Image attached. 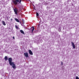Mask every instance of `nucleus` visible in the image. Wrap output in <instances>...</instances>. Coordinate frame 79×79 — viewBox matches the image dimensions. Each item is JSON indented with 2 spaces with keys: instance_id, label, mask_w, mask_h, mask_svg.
<instances>
[{
  "instance_id": "nucleus-7",
  "label": "nucleus",
  "mask_w": 79,
  "mask_h": 79,
  "mask_svg": "<svg viewBox=\"0 0 79 79\" xmlns=\"http://www.w3.org/2000/svg\"><path fill=\"white\" fill-rule=\"evenodd\" d=\"M30 30L31 31V33H33V31H34V27H32L30 29Z\"/></svg>"
},
{
  "instance_id": "nucleus-24",
  "label": "nucleus",
  "mask_w": 79,
  "mask_h": 79,
  "mask_svg": "<svg viewBox=\"0 0 79 79\" xmlns=\"http://www.w3.org/2000/svg\"><path fill=\"white\" fill-rule=\"evenodd\" d=\"M59 31H60V30H61V29H60V28L59 29Z\"/></svg>"
},
{
  "instance_id": "nucleus-16",
  "label": "nucleus",
  "mask_w": 79,
  "mask_h": 79,
  "mask_svg": "<svg viewBox=\"0 0 79 79\" xmlns=\"http://www.w3.org/2000/svg\"><path fill=\"white\" fill-rule=\"evenodd\" d=\"M69 2H71V0H68L67 2L69 4Z\"/></svg>"
},
{
  "instance_id": "nucleus-23",
  "label": "nucleus",
  "mask_w": 79,
  "mask_h": 79,
  "mask_svg": "<svg viewBox=\"0 0 79 79\" xmlns=\"http://www.w3.org/2000/svg\"><path fill=\"white\" fill-rule=\"evenodd\" d=\"M13 39H15V36H13Z\"/></svg>"
},
{
  "instance_id": "nucleus-4",
  "label": "nucleus",
  "mask_w": 79,
  "mask_h": 79,
  "mask_svg": "<svg viewBox=\"0 0 79 79\" xmlns=\"http://www.w3.org/2000/svg\"><path fill=\"white\" fill-rule=\"evenodd\" d=\"M10 66H12L13 68H14V69H16V65L14 63V62H12V63L11 64Z\"/></svg>"
},
{
  "instance_id": "nucleus-1",
  "label": "nucleus",
  "mask_w": 79,
  "mask_h": 79,
  "mask_svg": "<svg viewBox=\"0 0 79 79\" xmlns=\"http://www.w3.org/2000/svg\"><path fill=\"white\" fill-rule=\"evenodd\" d=\"M21 1H22V0H15L13 1V3L15 5H16L17 4L21 3Z\"/></svg>"
},
{
  "instance_id": "nucleus-12",
  "label": "nucleus",
  "mask_w": 79,
  "mask_h": 79,
  "mask_svg": "<svg viewBox=\"0 0 79 79\" xmlns=\"http://www.w3.org/2000/svg\"><path fill=\"white\" fill-rule=\"evenodd\" d=\"M2 23L3 24V25L4 26H6V23H5V22L3 21V20H2Z\"/></svg>"
},
{
  "instance_id": "nucleus-14",
  "label": "nucleus",
  "mask_w": 79,
  "mask_h": 79,
  "mask_svg": "<svg viewBox=\"0 0 79 79\" xmlns=\"http://www.w3.org/2000/svg\"><path fill=\"white\" fill-rule=\"evenodd\" d=\"M68 4H69L67 2H65L64 3L65 5H67Z\"/></svg>"
},
{
  "instance_id": "nucleus-19",
  "label": "nucleus",
  "mask_w": 79,
  "mask_h": 79,
  "mask_svg": "<svg viewBox=\"0 0 79 79\" xmlns=\"http://www.w3.org/2000/svg\"><path fill=\"white\" fill-rule=\"evenodd\" d=\"M15 27L16 29H18V26L16 25H15Z\"/></svg>"
},
{
  "instance_id": "nucleus-17",
  "label": "nucleus",
  "mask_w": 79,
  "mask_h": 79,
  "mask_svg": "<svg viewBox=\"0 0 79 79\" xmlns=\"http://www.w3.org/2000/svg\"><path fill=\"white\" fill-rule=\"evenodd\" d=\"M36 16H39V14L38 13H36Z\"/></svg>"
},
{
  "instance_id": "nucleus-18",
  "label": "nucleus",
  "mask_w": 79,
  "mask_h": 79,
  "mask_svg": "<svg viewBox=\"0 0 79 79\" xmlns=\"http://www.w3.org/2000/svg\"><path fill=\"white\" fill-rule=\"evenodd\" d=\"M76 79H79V77L78 76L76 77Z\"/></svg>"
},
{
  "instance_id": "nucleus-6",
  "label": "nucleus",
  "mask_w": 79,
  "mask_h": 79,
  "mask_svg": "<svg viewBox=\"0 0 79 79\" xmlns=\"http://www.w3.org/2000/svg\"><path fill=\"white\" fill-rule=\"evenodd\" d=\"M24 56H25V57H26V58H27V57H28V53L27 52H24Z\"/></svg>"
},
{
  "instance_id": "nucleus-26",
  "label": "nucleus",
  "mask_w": 79,
  "mask_h": 79,
  "mask_svg": "<svg viewBox=\"0 0 79 79\" xmlns=\"http://www.w3.org/2000/svg\"><path fill=\"white\" fill-rule=\"evenodd\" d=\"M35 10H36V9H35Z\"/></svg>"
},
{
  "instance_id": "nucleus-9",
  "label": "nucleus",
  "mask_w": 79,
  "mask_h": 79,
  "mask_svg": "<svg viewBox=\"0 0 79 79\" xmlns=\"http://www.w3.org/2000/svg\"><path fill=\"white\" fill-rule=\"evenodd\" d=\"M19 32H21V33H22V34H24V35H25V33H24V31H23V30H20L19 31Z\"/></svg>"
},
{
  "instance_id": "nucleus-5",
  "label": "nucleus",
  "mask_w": 79,
  "mask_h": 79,
  "mask_svg": "<svg viewBox=\"0 0 79 79\" xmlns=\"http://www.w3.org/2000/svg\"><path fill=\"white\" fill-rule=\"evenodd\" d=\"M71 44H72V45L73 46V48L74 49H75L76 48V47L75 46V45H74V44L73 42H71Z\"/></svg>"
},
{
  "instance_id": "nucleus-22",
  "label": "nucleus",
  "mask_w": 79,
  "mask_h": 79,
  "mask_svg": "<svg viewBox=\"0 0 79 79\" xmlns=\"http://www.w3.org/2000/svg\"><path fill=\"white\" fill-rule=\"evenodd\" d=\"M12 20H13V19H10L11 21H12Z\"/></svg>"
},
{
  "instance_id": "nucleus-2",
  "label": "nucleus",
  "mask_w": 79,
  "mask_h": 79,
  "mask_svg": "<svg viewBox=\"0 0 79 79\" xmlns=\"http://www.w3.org/2000/svg\"><path fill=\"white\" fill-rule=\"evenodd\" d=\"M13 10L14 13L15 15H18V9L16 7H15V8H13Z\"/></svg>"
},
{
  "instance_id": "nucleus-8",
  "label": "nucleus",
  "mask_w": 79,
  "mask_h": 79,
  "mask_svg": "<svg viewBox=\"0 0 79 79\" xmlns=\"http://www.w3.org/2000/svg\"><path fill=\"white\" fill-rule=\"evenodd\" d=\"M28 52H29V54L30 55H33V53H32V51H31V50H29L28 51Z\"/></svg>"
},
{
  "instance_id": "nucleus-21",
  "label": "nucleus",
  "mask_w": 79,
  "mask_h": 79,
  "mask_svg": "<svg viewBox=\"0 0 79 79\" xmlns=\"http://www.w3.org/2000/svg\"><path fill=\"white\" fill-rule=\"evenodd\" d=\"M61 65H63V62L62 61L61 62Z\"/></svg>"
},
{
  "instance_id": "nucleus-10",
  "label": "nucleus",
  "mask_w": 79,
  "mask_h": 79,
  "mask_svg": "<svg viewBox=\"0 0 79 79\" xmlns=\"http://www.w3.org/2000/svg\"><path fill=\"white\" fill-rule=\"evenodd\" d=\"M17 22H18V23H19V20L17 18H15L14 19Z\"/></svg>"
},
{
  "instance_id": "nucleus-13",
  "label": "nucleus",
  "mask_w": 79,
  "mask_h": 79,
  "mask_svg": "<svg viewBox=\"0 0 79 79\" xmlns=\"http://www.w3.org/2000/svg\"><path fill=\"white\" fill-rule=\"evenodd\" d=\"M34 33H35L36 34L38 33V30H35L34 31Z\"/></svg>"
},
{
  "instance_id": "nucleus-11",
  "label": "nucleus",
  "mask_w": 79,
  "mask_h": 79,
  "mask_svg": "<svg viewBox=\"0 0 79 79\" xmlns=\"http://www.w3.org/2000/svg\"><path fill=\"white\" fill-rule=\"evenodd\" d=\"M4 60L5 61H7L8 60V57L7 56H5L4 57Z\"/></svg>"
},
{
  "instance_id": "nucleus-3",
  "label": "nucleus",
  "mask_w": 79,
  "mask_h": 79,
  "mask_svg": "<svg viewBox=\"0 0 79 79\" xmlns=\"http://www.w3.org/2000/svg\"><path fill=\"white\" fill-rule=\"evenodd\" d=\"M8 60L10 64L11 65L12 64V63H13V62H12V61H13V60L12 59V58L11 57H10L9 58Z\"/></svg>"
},
{
  "instance_id": "nucleus-25",
  "label": "nucleus",
  "mask_w": 79,
  "mask_h": 79,
  "mask_svg": "<svg viewBox=\"0 0 79 79\" xmlns=\"http://www.w3.org/2000/svg\"><path fill=\"white\" fill-rule=\"evenodd\" d=\"M18 7H19V6H18Z\"/></svg>"
},
{
  "instance_id": "nucleus-15",
  "label": "nucleus",
  "mask_w": 79,
  "mask_h": 79,
  "mask_svg": "<svg viewBox=\"0 0 79 79\" xmlns=\"http://www.w3.org/2000/svg\"><path fill=\"white\" fill-rule=\"evenodd\" d=\"M22 21L23 24H24V20L23 19H22Z\"/></svg>"
},
{
  "instance_id": "nucleus-20",
  "label": "nucleus",
  "mask_w": 79,
  "mask_h": 79,
  "mask_svg": "<svg viewBox=\"0 0 79 79\" xmlns=\"http://www.w3.org/2000/svg\"><path fill=\"white\" fill-rule=\"evenodd\" d=\"M19 22L20 23V24H21V26H23V25L22 24V22Z\"/></svg>"
}]
</instances>
